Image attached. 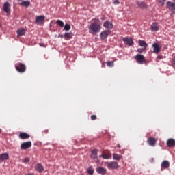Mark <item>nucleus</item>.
Here are the masks:
<instances>
[{
    "mask_svg": "<svg viewBox=\"0 0 175 175\" xmlns=\"http://www.w3.org/2000/svg\"><path fill=\"white\" fill-rule=\"evenodd\" d=\"M7 159H9V154L3 153L0 154V163L3 162V161H7Z\"/></svg>",
    "mask_w": 175,
    "mask_h": 175,
    "instance_id": "17",
    "label": "nucleus"
},
{
    "mask_svg": "<svg viewBox=\"0 0 175 175\" xmlns=\"http://www.w3.org/2000/svg\"><path fill=\"white\" fill-rule=\"evenodd\" d=\"M137 5L138 8H140L141 9H146V8H147V3L144 1H137Z\"/></svg>",
    "mask_w": 175,
    "mask_h": 175,
    "instance_id": "19",
    "label": "nucleus"
},
{
    "mask_svg": "<svg viewBox=\"0 0 175 175\" xmlns=\"http://www.w3.org/2000/svg\"><path fill=\"white\" fill-rule=\"evenodd\" d=\"M147 142L149 146H152V147H154L155 144H157V139H155V138L154 137H150L148 139Z\"/></svg>",
    "mask_w": 175,
    "mask_h": 175,
    "instance_id": "10",
    "label": "nucleus"
},
{
    "mask_svg": "<svg viewBox=\"0 0 175 175\" xmlns=\"http://www.w3.org/2000/svg\"><path fill=\"white\" fill-rule=\"evenodd\" d=\"M10 7V4L9 3V2L4 3L3 8L4 12H5V13L10 12V9H9Z\"/></svg>",
    "mask_w": 175,
    "mask_h": 175,
    "instance_id": "16",
    "label": "nucleus"
},
{
    "mask_svg": "<svg viewBox=\"0 0 175 175\" xmlns=\"http://www.w3.org/2000/svg\"><path fill=\"white\" fill-rule=\"evenodd\" d=\"M35 169L38 173H42L43 170H44V168L43 167V165L42 164L38 163L35 166Z\"/></svg>",
    "mask_w": 175,
    "mask_h": 175,
    "instance_id": "18",
    "label": "nucleus"
},
{
    "mask_svg": "<svg viewBox=\"0 0 175 175\" xmlns=\"http://www.w3.org/2000/svg\"><path fill=\"white\" fill-rule=\"evenodd\" d=\"M88 173L90 175H93L94 174V168H92V166H90L88 169Z\"/></svg>",
    "mask_w": 175,
    "mask_h": 175,
    "instance_id": "30",
    "label": "nucleus"
},
{
    "mask_svg": "<svg viewBox=\"0 0 175 175\" xmlns=\"http://www.w3.org/2000/svg\"><path fill=\"white\" fill-rule=\"evenodd\" d=\"M1 132H2V129H0V133H1Z\"/></svg>",
    "mask_w": 175,
    "mask_h": 175,
    "instance_id": "42",
    "label": "nucleus"
},
{
    "mask_svg": "<svg viewBox=\"0 0 175 175\" xmlns=\"http://www.w3.org/2000/svg\"><path fill=\"white\" fill-rule=\"evenodd\" d=\"M172 64L173 65H175V57L172 59Z\"/></svg>",
    "mask_w": 175,
    "mask_h": 175,
    "instance_id": "38",
    "label": "nucleus"
},
{
    "mask_svg": "<svg viewBox=\"0 0 175 175\" xmlns=\"http://www.w3.org/2000/svg\"><path fill=\"white\" fill-rule=\"evenodd\" d=\"M151 30L153 31H159V25L158 23H154L151 25Z\"/></svg>",
    "mask_w": 175,
    "mask_h": 175,
    "instance_id": "21",
    "label": "nucleus"
},
{
    "mask_svg": "<svg viewBox=\"0 0 175 175\" xmlns=\"http://www.w3.org/2000/svg\"><path fill=\"white\" fill-rule=\"evenodd\" d=\"M113 159H114L115 161H121V158H122V156L114 153V154H113Z\"/></svg>",
    "mask_w": 175,
    "mask_h": 175,
    "instance_id": "24",
    "label": "nucleus"
},
{
    "mask_svg": "<svg viewBox=\"0 0 175 175\" xmlns=\"http://www.w3.org/2000/svg\"><path fill=\"white\" fill-rule=\"evenodd\" d=\"M96 171H97V173H98V174H102V175L106 174V169H105L104 167H100L97 168Z\"/></svg>",
    "mask_w": 175,
    "mask_h": 175,
    "instance_id": "20",
    "label": "nucleus"
},
{
    "mask_svg": "<svg viewBox=\"0 0 175 175\" xmlns=\"http://www.w3.org/2000/svg\"><path fill=\"white\" fill-rule=\"evenodd\" d=\"M114 5H120V1L118 0H114L113 1Z\"/></svg>",
    "mask_w": 175,
    "mask_h": 175,
    "instance_id": "35",
    "label": "nucleus"
},
{
    "mask_svg": "<svg viewBox=\"0 0 175 175\" xmlns=\"http://www.w3.org/2000/svg\"><path fill=\"white\" fill-rule=\"evenodd\" d=\"M111 33V31H110V30H106V31H103L100 33L101 39H103V40L106 39V38H107V36H109V35H110Z\"/></svg>",
    "mask_w": 175,
    "mask_h": 175,
    "instance_id": "12",
    "label": "nucleus"
},
{
    "mask_svg": "<svg viewBox=\"0 0 175 175\" xmlns=\"http://www.w3.org/2000/svg\"><path fill=\"white\" fill-rule=\"evenodd\" d=\"M96 118H97L96 115L91 116V120H96Z\"/></svg>",
    "mask_w": 175,
    "mask_h": 175,
    "instance_id": "34",
    "label": "nucleus"
},
{
    "mask_svg": "<svg viewBox=\"0 0 175 175\" xmlns=\"http://www.w3.org/2000/svg\"><path fill=\"white\" fill-rule=\"evenodd\" d=\"M167 8L172 12V13H175V3L172 1L167 2Z\"/></svg>",
    "mask_w": 175,
    "mask_h": 175,
    "instance_id": "7",
    "label": "nucleus"
},
{
    "mask_svg": "<svg viewBox=\"0 0 175 175\" xmlns=\"http://www.w3.org/2000/svg\"><path fill=\"white\" fill-rule=\"evenodd\" d=\"M144 50H146V49L144 48H140L137 49V52L138 53H143L144 51Z\"/></svg>",
    "mask_w": 175,
    "mask_h": 175,
    "instance_id": "33",
    "label": "nucleus"
},
{
    "mask_svg": "<svg viewBox=\"0 0 175 175\" xmlns=\"http://www.w3.org/2000/svg\"><path fill=\"white\" fill-rule=\"evenodd\" d=\"M117 147H118V148H121V145L118 144V145H117Z\"/></svg>",
    "mask_w": 175,
    "mask_h": 175,
    "instance_id": "40",
    "label": "nucleus"
},
{
    "mask_svg": "<svg viewBox=\"0 0 175 175\" xmlns=\"http://www.w3.org/2000/svg\"><path fill=\"white\" fill-rule=\"evenodd\" d=\"M152 47H153V53H154V54H158V53L161 52V47L158 44L154 43Z\"/></svg>",
    "mask_w": 175,
    "mask_h": 175,
    "instance_id": "9",
    "label": "nucleus"
},
{
    "mask_svg": "<svg viewBox=\"0 0 175 175\" xmlns=\"http://www.w3.org/2000/svg\"><path fill=\"white\" fill-rule=\"evenodd\" d=\"M56 24H58V25H59L61 28H64V21L58 19L56 21Z\"/></svg>",
    "mask_w": 175,
    "mask_h": 175,
    "instance_id": "29",
    "label": "nucleus"
},
{
    "mask_svg": "<svg viewBox=\"0 0 175 175\" xmlns=\"http://www.w3.org/2000/svg\"><path fill=\"white\" fill-rule=\"evenodd\" d=\"M167 147L172 148L175 146V139L173 138H170L167 141Z\"/></svg>",
    "mask_w": 175,
    "mask_h": 175,
    "instance_id": "15",
    "label": "nucleus"
},
{
    "mask_svg": "<svg viewBox=\"0 0 175 175\" xmlns=\"http://www.w3.org/2000/svg\"><path fill=\"white\" fill-rule=\"evenodd\" d=\"M26 175H33V174L29 173V174H26Z\"/></svg>",
    "mask_w": 175,
    "mask_h": 175,
    "instance_id": "41",
    "label": "nucleus"
},
{
    "mask_svg": "<svg viewBox=\"0 0 175 175\" xmlns=\"http://www.w3.org/2000/svg\"><path fill=\"white\" fill-rule=\"evenodd\" d=\"M31 137V135L27 133H19V138L22 140H25L27 139H29Z\"/></svg>",
    "mask_w": 175,
    "mask_h": 175,
    "instance_id": "11",
    "label": "nucleus"
},
{
    "mask_svg": "<svg viewBox=\"0 0 175 175\" xmlns=\"http://www.w3.org/2000/svg\"><path fill=\"white\" fill-rule=\"evenodd\" d=\"M101 157L103 158V159H110V158H111V154H105L103 153L101 154Z\"/></svg>",
    "mask_w": 175,
    "mask_h": 175,
    "instance_id": "28",
    "label": "nucleus"
},
{
    "mask_svg": "<svg viewBox=\"0 0 175 175\" xmlns=\"http://www.w3.org/2000/svg\"><path fill=\"white\" fill-rule=\"evenodd\" d=\"M31 147H32V142L31 141L23 142L21 144V150H28V148H31Z\"/></svg>",
    "mask_w": 175,
    "mask_h": 175,
    "instance_id": "5",
    "label": "nucleus"
},
{
    "mask_svg": "<svg viewBox=\"0 0 175 175\" xmlns=\"http://www.w3.org/2000/svg\"><path fill=\"white\" fill-rule=\"evenodd\" d=\"M169 166H170V163L167 161H164L161 163V167H163V169H167Z\"/></svg>",
    "mask_w": 175,
    "mask_h": 175,
    "instance_id": "22",
    "label": "nucleus"
},
{
    "mask_svg": "<svg viewBox=\"0 0 175 175\" xmlns=\"http://www.w3.org/2000/svg\"><path fill=\"white\" fill-rule=\"evenodd\" d=\"M107 66H109V68H113V66H114V62H111V61L107 62Z\"/></svg>",
    "mask_w": 175,
    "mask_h": 175,
    "instance_id": "31",
    "label": "nucleus"
},
{
    "mask_svg": "<svg viewBox=\"0 0 175 175\" xmlns=\"http://www.w3.org/2000/svg\"><path fill=\"white\" fill-rule=\"evenodd\" d=\"M15 69H16L17 72H19V73H24L25 69H27V66L23 63H17L15 65Z\"/></svg>",
    "mask_w": 175,
    "mask_h": 175,
    "instance_id": "2",
    "label": "nucleus"
},
{
    "mask_svg": "<svg viewBox=\"0 0 175 175\" xmlns=\"http://www.w3.org/2000/svg\"><path fill=\"white\" fill-rule=\"evenodd\" d=\"M29 5H31L30 1H22L21 3V6H25V8H28V6H29Z\"/></svg>",
    "mask_w": 175,
    "mask_h": 175,
    "instance_id": "27",
    "label": "nucleus"
},
{
    "mask_svg": "<svg viewBox=\"0 0 175 175\" xmlns=\"http://www.w3.org/2000/svg\"><path fill=\"white\" fill-rule=\"evenodd\" d=\"M64 30L65 31H69L70 30V25L69 24H66L64 26Z\"/></svg>",
    "mask_w": 175,
    "mask_h": 175,
    "instance_id": "32",
    "label": "nucleus"
},
{
    "mask_svg": "<svg viewBox=\"0 0 175 175\" xmlns=\"http://www.w3.org/2000/svg\"><path fill=\"white\" fill-rule=\"evenodd\" d=\"M135 59L137 61V64H146V58L144 57V56L143 55H137L135 57Z\"/></svg>",
    "mask_w": 175,
    "mask_h": 175,
    "instance_id": "4",
    "label": "nucleus"
},
{
    "mask_svg": "<svg viewBox=\"0 0 175 175\" xmlns=\"http://www.w3.org/2000/svg\"><path fill=\"white\" fill-rule=\"evenodd\" d=\"M58 38H64V35L59 34V35L58 36Z\"/></svg>",
    "mask_w": 175,
    "mask_h": 175,
    "instance_id": "39",
    "label": "nucleus"
},
{
    "mask_svg": "<svg viewBox=\"0 0 175 175\" xmlns=\"http://www.w3.org/2000/svg\"><path fill=\"white\" fill-rule=\"evenodd\" d=\"M157 58H158L159 59H162V58H163V56H162V55H158V56H157Z\"/></svg>",
    "mask_w": 175,
    "mask_h": 175,
    "instance_id": "37",
    "label": "nucleus"
},
{
    "mask_svg": "<svg viewBox=\"0 0 175 175\" xmlns=\"http://www.w3.org/2000/svg\"><path fill=\"white\" fill-rule=\"evenodd\" d=\"M24 162H25V163H27V162H29V158H25L24 159Z\"/></svg>",
    "mask_w": 175,
    "mask_h": 175,
    "instance_id": "36",
    "label": "nucleus"
},
{
    "mask_svg": "<svg viewBox=\"0 0 175 175\" xmlns=\"http://www.w3.org/2000/svg\"><path fill=\"white\" fill-rule=\"evenodd\" d=\"M107 167L108 169H112V170L118 169L119 167L118 163L116 161H111L107 163Z\"/></svg>",
    "mask_w": 175,
    "mask_h": 175,
    "instance_id": "6",
    "label": "nucleus"
},
{
    "mask_svg": "<svg viewBox=\"0 0 175 175\" xmlns=\"http://www.w3.org/2000/svg\"><path fill=\"white\" fill-rule=\"evenodd\" d=\"M139 44L141 47H142V49H147V46H148L146 41L144 40H139Z\"/></svg>",
    "mask_w": 175,
    "mask_h": 175,
    "instance_id": "23",
    "label": "nucleus"
},
{
    "mask_svg": "<svg viewBox=\"0 0 175 175\" xmlns=\"http://www.w3.org/2000/svg\"><path fill=\"white\" fill-rule=\"evenodd\" d=\"M18 36H23V35H25V29H22L17 31Z\"/></svg>",
    "mask_w": 175,
    "mask_h": 175,
    "instance_id": "25",
    "label": "nucleus"
},
{
    "mask_svg": "<svg viewBox=\"0 0 175 175\" xmlns=\"http://www.w3.org/2000/svg\"><path fill=\"white\" fill-rule=\"evenodd\" d=\"M44 20H46V16L43 15L36 16L35 19V23L37 24V25H42V24L44 23Z\"/></svg>",
    "mask_w": 175,
    "mask_h": 175,
    "instance_id": "3",
    "label": "nucleus"
},
{
    "mask_svg": "<svg viewBox=\"0 0 175 175\" xmlns=\"http://www.w3.org/2000/svg\"><path fill=\"white\" fill-rule=\"evenodd\" d=\"M90 157L92 159H98V150L94 149L91 152Z\"/></svg>",
    "mask_w": 175,
    "mask_h": 175,
    "instance_id": "13",
    "label": "nucleus"
},
{
    "mask_svg": "<svg viewBox=\"0 0 175 175\" xmlns=\"http://www.w3.org/2000/svg\"><path fill=\"white\" fill-rule=\"evenodd\" d=\"M122 40L127 46H132V44H133V40L131 38H124Z\"/></svg>",
    "mask_w": 175,
    "mask_h": 175,
    "instance_id": "14",
    "label": "nucleus"
},
{
    "mask_svg": "<svg viewBox=\"0 0 175 175\" xmlns=\"http://www.w3.org/2000/svg\"><path fill=\"white\" fill-rule=\"evenodd\" d=\"M102 27L98 22L92 23L90 25V33H99Z\"/></svg>",
    "mask_w": 175,
    "mask_h": 175,
    "instance_id": "1",
    "label": "nucleus"
},
{
    "mask_svg": "<svg viewBox=\"0 0 175 175\" xmlns=\"http://www.w3.org/2000/svg\"><path fill=\"white\" fill-rule=\"evenodd\" d=\"M104 28H106L107 29H113L114 25L110 21H106L103 23Z\"/></svg>",
    "mask_w": 175,
    "mask_h": 175,
    "instance_id": "8",
    "label": "nucleus"
},
{
    "mask_svg": "<svg viewBox=\"0 0 175 175\" xmlns=\"http://www.w3.org/2000/svg\"><path fill=\"white\" fill-rule=\"evenodd\" d=\"M64 39L69 40L72 38V33H66L64 36Z\"/></svg>",
    "mask_w": 175,
    "mask_h": 175,
    "instance_id": "26",
    "label": "nucleus"
}]
</instances>
